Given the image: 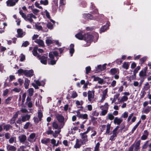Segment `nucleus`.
I'll use <instances>...</instances> for the list:
<instances>
[{"instance_id": "obj_3", "label": "nucleus", "mask_w": 151, "mask_h": 151, "mask_svg": "<svg viewBox=\"0 0 151 151\" xmlns=\"http://www.w3.org/2000/svg\"><path fill=\"white\" fill-rule=\"evenodd\" d=\"M93 39V36L89 33H87L84 35L83 40L86 41L88 43V46L90 45Z\"/></svg>"}, {"instance_id": "obj_10", "label": "nucleus", "mask_w": 151, "mask_h": 151, "mask_svg": "<svg viewBox=\"0 0 151 151\" xmlns=\"http://www.w3.org/2000/svg\"><path fill=\"white\" fill-rule=\"evenodd\" d=\"M36 136V134L34 133H31L29 137H28L27 140L30 142H33L35 141V138Z\"/></svg>"}, {"instance_id": "obj_24", "label": "nucleus", "mask_w": 151, "mask_h": 151, "mask_svg": "<svg viewBox=\"0 0 151 151\" xmlns=\"http://www.w3.org/2000/svg\"><path fill=\"white\" fill-rule=\"evenodd\" d=\"M139 76L141 78L145 79L146 78V73L141 70L139 73Z\"/></svg>"}, {"instance_id": "obj_43", "label": "nucleus", "mask_w": 151, "mask_h": 151, "mask_svg": "<svg viewBox=\"0 0 151 151\" xmlns=\"http://www.w3.org/2000/svg\"><path fill=\"white\" fill-rule=\"evenodd\" d=\"M129 63L127 62H124L122 65L123 67L126 69H127L129 67Z\"/></svg>"}, {"instance_id": "obj_52", "label": "nucleus", "mask_w": 151, "mask_h": 151, "mask_svg": "<svg viewBox=\"0 0 151 151\" xmlns=\"http://www.w3.org/2000/svg\"><path fill=\"white\" fill-rule=\"evenodd\" d=\"M40 3L41 4L46 5L48 4V2L47 0H44L40 1Z\"/></svg>"}, {"instance_id": "obj_7", "label": "nucleus", "mask_w": 151, "mask_h": 151, "mask_svg": "<svg viewBox=\"0 0 151 151\" xmlns=\"http://www.w3.org/2000/svg\"><path fill=\"white\" fill-rule=\"evenodd\" d=\"M80 135L81 136V139L80 140H81L83 144H84L88 141L87 136L83 133H80Z\"/></svg>"}, {"instance_id": "obj_32", "label": "nucleus", "mask_w": 151, "mask_h": 151, "mask_svg": "<svg viewBox=\"0 0 151 151\" xmlns=\"http://www.w3.org/2000/svg\"><path fill=\"white\" fill-rule=\"evenodd\" d=\"M106 64L105 63L102 66L101 65H98L97 67L100 70H105L106 68Z\"/></svg>"}, {"instance_id": "obj_13", "label": "nucleus", "mask_w": 151, "mask_h": 151, "mask_svg": "<svg viewBox=\"0 0 151 151\" xmlns=\"http://www.w3.org/2000/svg\"><path fill=\"white\" fill-rule=\"evenodd\" d=\"M34 71L32 70H25L24 75L27 77H31L33 75Z\"/></svg>"}, {"instance_id": "obj_11", "label": "nucleus", "mask_w": 151, "mask_h": 151, "mask_svg": "<svg viewBox=\"0 0 151 151\" xmlns=\"http://www.w3.org/2000/svg\"><path fill=\"white\" fill-rule=\"evenodd\" d=\"M52 125L53 128L55 129H61L64 126L63 124H60V125H58L55 122H53Z\"/></svg>"}, {"instance_id": "obj_57", "label": "nucleus", "mask_w": 151, "mask_h": 151, "mask_svg": "<svg viewBox=\"0 0 151 151\" xmlns=\"http://www.w3.org/2000/svg\"><path fill=\"white\" fill-rule=\"evenodd\" d=\"M21 89L19 88H15L12 89V91L15 92L19 93Z\"/></svg>"}, {"instance_id": "obj_58", "label": "nucleus", "mask_w": 151, "mask_h": 151, "mask_svg": "<svg viewBox=\"0 0 151 151\" xmlns=\"http://www.w3.org/2000/svg\"><path fill=\"white\" fill-rule=\"evenodd\" d=\"M120 95V94L119 93L116 94L114 95V98L113 99V100L116 102V99L118 98L119 97V96Z\"/></svg>"}, {"instance_id": "obj_38", "label": "nucleus", "mask_w": 151, "mask_h": 151, "mask_svg": "<svg viewBox=\"0 0 151 151\" xmlns=\"http://www.w3.org/2000/svg\"><path fill=\"white\" fill-rule=\"evenodd\" d=\"M50 141L49 138H44L41 140V142L43 144H46Z\"/></svg>"}, {"instance_id": "obj_50", "label": "nucleus", "mask_w": 151, "mask_h": 151, "mask_svg": "<svg viewBox=\"0 0 151 151\" xmlns=\"http://www.w3.org/2000/svg\"><path fill=\"white\" fill-rule=\"evenodd\" d=\"M93 127L89 126L87 128L86 131L85 132H83V133L86 134L88 133L90 131L93 130Z\"/></svg>"}, {"instance_id": "obj_36", "label": "nucleus", "mask_w": 151, "mask_h": 151, "mask_svg": "<svg viewBox=\"0 0 151 151\" xmlns=\"http://www.w3.org/2000/svg\"><path fill=\"white\" fill-rule=\"evenodd\" d=\"M54 40H52L50 38L47 37L46 40V42L48 45H50L54 42Z\"/></svg>"}, {"instance_id": "obj_44", "label": "nucleus", "mask_w": 151, "mask_h": 151, "mask_svg": "<svg viewBox=\"0 0 151 151\" xmlns=\"http://www.w3.org/2000/svg\"><path fill=\"white\" fill-rule=\"evenodd\" d=\"M12 127L10 125L8 124L4 125V129L6 131H8L9 129L11 128Z\"/></svg>"}, {"instance_id": "obj_49", "label": "nucleus", "mask_w": 151, "mask_h": 151, "mask_svg": "<svg viewBox=\"0 0 151 151\" xmlns=\"http://www.w3.org/2000/svg\"><path fill=\"white\" fill-rule=\"evenodd\" d=\"M56 141L54 139H52L51 140V143L53 145V146H57L58 145V143H56Z\"/></svg>"}, {"instance_id": "obj_19", "label": "nucleus", "mask_w": 151, "mask_h": 151, "mask_svg": "<svg viewBox=\"0 0 151 151\" xmlns=\"http://www.w3.org/2000/svg\"><path fill=\"white\" fill-rule=\"evenodd\" d=\"M109 26V25L108 23H106L105 25L103 26L100 29V32L101 33V32H105L106 30L108 29Z\"/></svg>"}, {"instance_id": "obj_53", "label": "nucleus", "mask_w": 151, "mask_h": 151, "mask_svg": "<svg viewBox=\"0 0 151 151\" xmlns=\"http://www.w3.org/2000/svg\"><path fill=\"white\" fill-rule=\"evenodd\" d=\"M107 117L110 120H113L114 118L113 114H108L107 116Z\"/></svg>"}, {"instance_id": "obj_22", "label": "nucleus", "mask_w": 151, "mask_h": 151, "mask_svg": "<svg viewBox=\"0 0 151 151\" xmlns=\"http://www.w3.org/2000/svg\"><path fill=\"white\" fill-rule=\"evenodd\" d=\"M110 72L111 75H114L116 74H118L119 72V70L116 68L111 69Z\"/></svg>"}, {"instance_id": "obj_45", "label": "nucleus", "mask_w": 151, "mask_h": 151, "mask_svg": "<svg viewBox=\"0 0 151 151\" xmlns=\"http://www.w3.org/2000/svg\"><path fill=\"white\" fill-rule=\"evenodd\" d=\"M9 142L10 143H13L16 142V137H11L9 140Z\"/></svg>"}, {"instance_id": "obj_42", "label": "nucleus", "mask_w": 151, "mask_h": 151, "mask_svg": "<svg viewBox=\"0 0 151 151\" xmlns=\"http://www.w3.org/2000/svg\"><path fill=\"white\" fill-rule=\"evenodd\" d=\"M119 127V126H117L113 131L112 134L117 136V135L118 134V130Z\"/></svg>"}, {"instance_id": "obj_34", "label": "nucleus", "mask_w": 151, "mask_h": 151, "mask_svg": "<svg viewBox=\"0 0 151 151\" xmlns=\"http://www.w3.org/2000/svg\"><path fill=\"white\" fill-rule=\"evenodd\" d=\"M150 88V86L148 83H147L144 86L143 89L145 91L148 90Z\"/></svg>"}, {"instance_id": "obj_54", "label": "nucleus", "mask_w": 151, "mask_h": 151, "mask_svg": "<svg viewBox=\"0 0 151 151\" xmlns=\"http://www.w3.org/2000/svg\"><path fill=\"white\" fill-rule=\"evenodd\" d=\"M140 69V67L139 66H138L133 71V73L135 76L136 74L138 72V70Z\"/></svg>"}, {"instance_id": "obj_63", "label": "nucleus", "mask_w": 151, "mask_h": 151, "mask_svg": "<svg viewBox=\"0 0 151 151\" xmlns=\"http://www.w3.org/2000/svg\"><path fill=\"white\" fill-rule=\"evenodd\" d=\"M128 116V113L127 112H124L122 115V117L125 118L127 117Z\"/></svg>"}, {"instance_id": "obj_60", "label": "nucleus", "mask_w": 151, "mask_h": 151, "mask_svg": "<svg viewBox=\"0 0 151 151\" xmlns=\"http://www.w3.org/2000/svg\"><path fill=\"white\" fill-rule=\"evenodd\" d=\"M99 115V113L97 112L96 111H93L91 114V115L92 116H97Z\"/></svg>"}, {"instance_id": "obj_29", "label": "nucleus", "mask_w": 151, "mask_h": 151, "mask_svg": "<svg viewBox=\"0 0 151 151\" xmlns=\"http://www.w3.org/2000/svg\"><path fill=\"white\" fill-rule=\"evenodd\" d=\"M30 83V81L27 78H25L24 81V85L25 89H27Z\"/></svg>"}, {"instance_id": "obj_9", "label": "nucleus", "mask_w": 151, "mask_h": 151, "mask_svg": "<svg viewBox=\"0 0 151 151\" xmlns=\"http://www.w3.org/2000/svg\"><path fill=\"white\" fill-rule=\"evenodd\" d=\"M18 138L20 143L24 144L26 140L27 137L25 135L22 134L18 137Z\"/></svg>"}, {"instance_id": "obj_40", "label": "nucleus", "mask_w": 151, "mask_h": 151, "mask_svg": "<svg viewBox=\"0 0 151 151\" xmlns=\"http://www.w3.org/2000/svg\"><path fill=\"white\" fill-rule=\"evenodd\" d=\"M29 95L30 96H32L34 93V89L32 88H29L28 90Z\"/></svg>"}, {"instance_id": "obj_35", "label": "nucleus", "mask_w": 151, "mask_h": 151, "mask_svg": "<svg viewBox=\"0 0 151 151\" xmlns=\"http://www.w3.org/2000/svg\"><path fill=\"white\" fill-rule=\"evenodd\" d=\"M151 107L147 106L143 111V112L145 114H148L150 111Z\"/></svg>"}, {"instance_id": "obj_51", "label": "nucleus", "mask_w": 151, "mask_h": 151, "mask_svg": "<svg viewBox=\"0 0 151 151\" xmlns=\"http://www.w3.org/2000/svg\"><path fill=\"white\" fill-rule=\"evenodd\" d=\"M77 96L78 94L75 91H73L71 94V98L74 99Z\"/></svg>"}, {"instance_id": "obj_62", "label": "nucleus", "mask_w": 151, "mask_h": 151, "mask_svg": "<svg viewBox=\"0 0 151 151\" xmlns=\"http://www.w3.org/2000/svg\"><path fill=\"white\" fill-rule=\"evenodd\" d=\"M30 124V123L29 122H27L25 124L24 127V128L25 129H27L29 125Z\"/></svg>"}, {"instance_id": "obj_55", "label": "nucleus", "mask_w": 151, "mask_h": 151, "mask_svg": "<svg viewBox=\"0 0 151 151\" xmlns=\"http://www.w3.org/2000/svg\"><path fill=\"white\" fill-rule=\"evenodd\" d=\"M149 141H146V142H145V144L143 145L142 146V148L143 149H146L148 146V143Z\"/></svg>"}, {"instance_id": "obj_41", "label": "nucleus", "mask_w": 151, "mask_h": 151, "mask_svg": "<svg viewBox=\"0 0 151 151\" xmlns=\"http://www.w3.org/2000/svg\"><path fill=\"white\" fill-rule=\"evenodd\" d=\"M79 118L87 119H88V115L86 114H81Z\"/></svg>"}, {"instance_id": "obj_15", "label": "nucleus", "mask_w": 151, "mask_h": 151, "mask_svg": "<svg viewBox=\"0 0 151 151\" xmlns=\"http://www.w3.org/2000/svg\"><path fill=\"white\" fill-rule=\"evenodd\" d=\"M18 37H22L24 36L25 34V32H24L22 30L20 29H17Z\"/></svg>"}, {"instance_id": "obj_47", "label": "nucleus", "mask_w": 151, "mask_h": 151, "mask_svg": "<svg viewBox=\"0 0 151 151\" xmlns=\"http://www.w3.org/2000/svg\"><path fill=\"white\" fill-rule=\"evenodd\" d=\"M38 117L39 119H40V120H41L42 117V111L40 110H38Z\"/></svg>"}, {"instance_id": "obj_28", "label": "nucleus", "mask_w": 151, "mask_h": 151, "mask_svg": "<svg viewBox=\"0 0 151 151\" xmlns=\"http://www.w3.org/2000/svg\"><path fill=\"white\" fill-rule=\"evenodd\" d=\"M35 42L38 44L40 46L43 47L44 46V43L43 41L40 39H38L36 40Z\"/></svg>"}, {"instance_id": "obj_46", "label": "nucleus", "mask_w": 151, "mask_h": 151, "mask_svg": "<svg viewBox=\"0 0 151 151\" xmlns=\"http://www.w3.org/2000/svg\"><path fill=\"white\" fill-rule=\"evenodd\" d=\"M106 133L109 134L110 133V130L111 129V124H108L106 125Z\"/></svg>"}, {"instance_id": "obj_8", "label": "nucleus", "mask_w": 151, "mask_h": 151, "mask_svg": "<svg viewBox=\"0 0 151 151\" xmlns=\"http://www.w3.org/2000/svg\"><path fill=\"white\" fill-rule=\"evenodd\" d=\"M38 58L39 60H40L41 63L45 65L47 64V55H43L42 56H40Z\"/></svg>"}, {"instance_id": "obj_37", "label": "nucleus", "mask_w": 151, "mask_h": 151, "mask_svg": "<svg viewBox=\"0 0 151 151\" xmlns=\"http://www.w3.org/2000/svg\"><path fill=\"white\" fill-rule=\"evenodd\" d=\"M37 48L35 47L32 50V53L33 55L35 56H37L38 58L40 55L38 54L37 52Z\"/></svg>"}, {"instance_id": "obj_6", "label": "nucleus", "mask_w": 151, "mask_h": 151, "mask_svg": "<svg viewBox=\"0 0 151 151\" xmlns=\"http://www.w3.org/2000/svg\"><path fill=\"white\" fill-rule=\"evenodd\" d=\"M56 117L58 122L61 123V124H63L64 125L65 119L64 117L61 114H56L55 115Z\"/></svg>"}, {"instance_id": "obj_5", "label": "nucleus", "mask_w": 151, "mask_h": 151, "mask_svg": "<svg viewBox=\"0 0 151 151\" xmlns=\"http://www.w3.org/2000/svg\"><path fill=\"white\" fill-rule=\"evenodd\" d=\"M108 89L106 88L104 90L102 93V94H101V99L100 100V102H103L105 100L107 96Z\"/></svg>"}, {"instance_id": "obj_12", "label": "nucleus", "mask_w": 151, "mask_h": 151, "mask_svg": "<svg viewBox=\"0 0 151 151\" xmlns=\"http://www.w3.org/2000/svg\"><path fill=\"white\" fill-rule=\"evenodd\" d=\"M83 17L84 18L86 19L96 20V19L93 17V16L88 13L83 14Z\"/></svg>"}, {"instance_id": "obj_27", "label": "nucleus", "mask_w": 151, "mask_h": 151, "mask_svg": "<svg viewBox=\"0 0 151 151\" xmlns=\"http://www.w3.org/2000/svg\"><path fill=\"white\" fill-rule=\"evenodd\" d=\"M75 36L76 38L79 40H83L84 35H83L81 32L77 34Z\"/></svg>"}, {"instance_id": "obj_56", "label": "nucleus", "mask_w": 151, "mask_h": 151, "mask_svg": "<svg viewBox=\"0 0 151 151\" xmlns=\"http://www.w3.org/2000/svg\"><path fill=\"white\" fill-rule=\"evenodd\" d=\"M53 131L51 130V128L50 127H48V130L47 131V134H53Z\"/></svg>"}, {"instance_id": "obj_2", "label": "nucleus", "mask_w": 151, "mask_h": 151, "mask_svg": "<svg viewBox=\"0 0 151 151\" xmlns=\"http://www.w3.org/2000/svg\"><path fill=\"white\" fill-rule=\"evenodd\" d=\"M19 13L22 17L26 21H29L30 23L33 22L32 18L36 19V17L32 13L27 14V15L23 12L22 10H20Z\"/></svg>"}, {"instance_id": "obj_25", "label": "nucleus", "mask_w": 151, "mask_h": 151, "mask_svg": "<svg viewBox=\"0 0 151 151\" xmlns=\"http://www.w3.org/2000/svg\"><path fill=\"white\" fill-rule=\"evenodd\" d=\"M6 147L8 150L14 151L16 150V148L14 146L9 145H7Z\"/></svg>"}, {"instance_id": "obj_17", "label": "nucleus", "mask_w": 151, "mask_h": 151, "mask_svg": "<svg viewBox=\"0 0 151 151\" xmlns=\"http://www.w3.org/2000/svg\"><path fill=\"white\" fill-rule=\"evenodd\" d=\"M83 145L81 140L78 139H77L76 140V143L74 146V147L76 148H78L80 147L81 145Z\"/></svg>"}, {"instance_id": "obj_33", "label": "nucleus", "mask_w": 151, "mask_h": 151, "mask_svg": "<svg viewBox=\"0 0 151 151\" xmlns=\"http://www.w3.org/2000/svg\"><path fill=\"white\" fill-rule=\"evenodd\" d=\"M128 99V98L126 96H123L119 101V104L123 102L124 101H126Z\"/></svg>"}, {"instance_id": "obj_30", "label": "nucleus", "mask_w": 151, "mask_h": 151, "mask_svg": "<svg viewBox=\"0 0 151 151\" xmlns=\"http://www.w3.org/2000/svg\"><path fill=\"white\" fill-rule=\"evenodd\" d=\"M76 104L77 106H81L80 107H78V108H80V109L79 110L81 109H82L83 108V106H82V105L83 104V101H80L76 100Z\"/></svg>"}, {"instance_id": "obj_4", "label": "nucleus", "mask_w": 151, "mask_h": 151, "mask_svg": "<svg viewBox=\"0 0 151 151\" xmlns=\"http://www.w3.org/2000/svg\"><path fill=\"white\" fill-rule=\"evenodd\" d=\"M95 91H89L88 92V101L91 103H93L94 98Z\"/></svg>"}, {"instance_id": "obj_18", "label": "nucleus", "mask_w": 151, "mask_h": 151, "mask_svg": "<svg viewBox=\"0 0 151 151\" xmlns=\"http://www.w3.org/2000/svg\"><path fill=\"white\" fill-rule=\"evenodd\" d=\"M94 78L93 81H98L99 83L100 84H101L103 83L104 82V80L103 79L100 78L98 77H95V76H93L92 77Z\"/></svg>"}, {"instance_id": "obj_39", "label": "nucleus", "mask_w": 151, "mask_h": 151, "mask_svg": "<svg viewBox=\"0 0 151 151\" xmlns=\"http://www.w3.org/2000/svg\"><path fill=\"white\" fill-rule=\"evenodd\" d=\"M31 142H30V143L27 141H25V142L24 143V145L22 146L24 148H26L27 147H30L31 145Z\"/></svg>"}, {"instance_id": "obj_48", "label": "nucleus", "mask_w": 151, "mask_h": 151, "mask_svg": "<svg viewBox=\"0 0 151 151\" xmlns=\"http://www.w3.org/2000/svg\"><path fill=\"white\" fill-rule=\"evenodd\" d=\"M100 144L99 142H98L96 145L93 151H99V147Z\"/></svg>"}, {"instance_id": "obj_64", "label": "nucleus", "mask_w": 151, "mask_h": 151, "mask_svg": "<svg viewBox=\"0 0 151 151\" xmlns=\"http://www.w3.org/2000/svg\"><path fill=\"white\" fill-rule=\"evenodd\" d=\"M20 57V60L21 61H23L25 59V56L23 54H21Z\"/></svg>"}, {"instance_id": "obj_14", "label": "nucleus", "mask_w": 151, "mask_h": 151, "mask_svg": "<svg viewBox=\"0 0 151 151\" xmlns=\"http://www.w3.org/2000/svg\"><path fill=\"white\" fill-rule=\"evenodd\" d=\"M108 105L106 103L104 106V107L105 108L104 110H103L100 114L101 116L105 115L107 112L108 109Z\"/></svg>"}, {"instance_id": "obj_59", "label": "nucleus", "mask_w": 151, "mask_h": 151, "mask_svg": "<svg viewBox=\"0 0 151 151\" xmlns=\"http://www.w3.org/2000/svg\"><path fill=\"white\" fill-rule=\"evenodd\" d=\"M32 12L35 15H37L38 13L39 12V10L36 9H32Z\"/></svg>"}, {"instance_id": "obj_61", "label": "nucleus", "mask_w": 151, "mask_h": 151, "mask_svg": "<svg viewBox=\"0 0 151 151\" xmlns=\"http://www.w3.org/2000/svg\"><path fill=\"white\" fill-rule=\"evenodd\" d=\"M12 99V98L11 97H9L5 100V104H8L10 103V101Z\"/></svg>"}, {"instance_id": "obj_21", "label": "nucleus", "mask_w": 151, "mask_h": 151, "mask_svg": "<svg viewBox=\"0 0 151 151\" xmlns=\"http://www.w3.org/2000/svg\"><path fill=\"white\" fill-rule=\"evenodd\" d=\"M140 140L138 141L136 143L134 146V150L135 151H138L140 148Z\"/></svg>"}, {"instance_id": "obj_26", "label": "nucleus", "mask_w": 151, "mask_h": 151, "mask_svg": "<svg viewBox=\"0 0 151 151\" xmlns=\"http://www.w3.org/2000/svg\"><path fill=\"white\" fill-rule=\"evenodd\" d=\"M6 4L7 6H12L15 5L16 2L12 0H9L6 1Z\"/></svg>"}, {"instance_id": "obj_31", "label": "nucleus", "mask_w": 151, "mask_h": 151, "mask_svg": "<svg viewBox=\"0 0 151 151\" xmlns=\"http://www.w3.org/2000/svg\"><path fill=\"white\" fill-rule=\"evenodd\" d=\"M74 45L73 44H71L70 45V54L71 56H72L74 52Z\"/></svg>"}, {"instance_id": "obj_20", "label": "nucleus", "mask_w": 151, "mask_h": 151, "mask_svg": "<svg viewBox=\"0 0 151 151\" xmlns=\"http://www.w3.org/2000/svg\"><path fill=\"white\" fill-rule=\"evenodd\" d=\"M30 118V116L29 114L22 116V122H25L29 120Z\"/></svg>"}, {"instance_id": "obj_16", "label": "nucleus", "mask_w": 151, "mask_h": 151, "mask_svg": "<svg viewBox=\"0 0 151 151\" xmlns=\"http://www.w3.org/2000/svg\"><path fill=\"white\" fill-rule=\"evenodd\" d=\"M149 135V132L147 130L144 131L143 134L141 137V139L142 140H145L147 139Z\"/></svg>"}, {"instance_id": "obj_23", "label": "nucleus", "mask_w": 151, "mask_h": 151, "mask_svg": "<svg viewBox=\"0 0 151 151\" xmlns=\"http://www.w3.org/2000/svg\"><path fill=\"white\" fill-rule=\"evenodd\" d=\"M123 120L121 118H118L117 117L115 118L114 122V124H116L117 125L120 124L122 122Z\"/></svg>"}, {"instance_id": "obj_1", "label": "nucleus", "mask_w": 151, "mask_h": 151, "mask_svg": "<svg viewBox=\"0 0 151 151\" xmlns=\"http://www.w3.org/2000/svg\"><path fill=\"white\" fill-rule=\"evenodd\" d=\"M58 53L56 51L51 52L49 53V58L48 59V63L49 64L54 65L58 59Z\"/></svg>"}]
</instances>
